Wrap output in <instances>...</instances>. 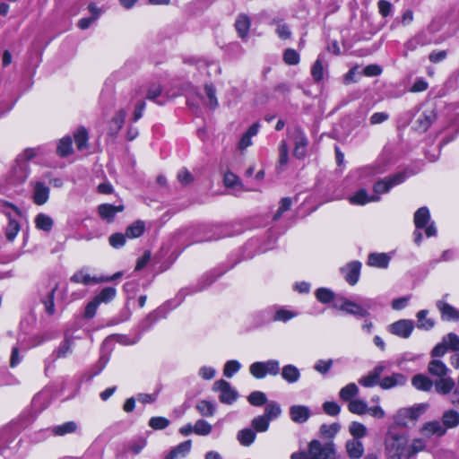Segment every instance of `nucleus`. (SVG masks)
Listing matches in <instances>:
<instances>
[{"label":"nucleus","instance_id":"72a5a7b5","mask_svg":"<svg viewBox=\"0 0 459 459\" xmlns=\"http://www.w3.org/2000/svg\"><path fill=\"white\" fill-rule=\"evenodd\" d=\"M359 394V388L354 383L348 384L340 390L339 395L342 401H352V398Z\"/></svg>","mask_w":459,"mask_h":459},{"label":"nucleus","instance_id":"338daca9","mask_svg":"<svg viewBox=\"0 0 459 459\" xmlns=\"http://www.w3.org/2000/svg\"><path fill=\"white\" fill-rule=\"evenodd\" d=\"M126 238L127 237L126 234L124 235L122 233H114L108 238V242L109 245L114 248H119L126 244Z\"/></svg>","mask_w":459,"mask_h":459},{"label":"nucleus","instance_id":"4be33fe9","mask_svg":"<svg viewBox=\"0 0 459 459\" xmlns=\"http://www.w3.org/2000/svg\"><path fill=\"white\" fill-rule=\"evenodd\" d=\"M346 452L351 459H359L364 453V446L361 441L351 439L346 442Z\"/></svg>","mask_w":459,"mask_h":459},{"label":"nucleus","instance_id":"393cba45","mask_svg":"<svg viewBox=\"0 0 459 459\" xmlns=\"http://www.w3.org/2000/svg\"><path fill=\"white\" fill-rule=\"evenodd\" d=\"M379 199L380 197L378 195L368 196L367 192L363 189L358 191L349 198L351 204L358 205H364L370 202H377Z\"/></svg>","mask_w":459,"mask_h":459},{"label":"nucleus","instance_id":"a18cd8bd","mask_svg":"<svg viewBox=\"0 0 459 459\" xmlns=\"http://www.w3.org/2000/svg\"><path fill=\"white\" fill-rule=\"evenodd\" d=\"M73 341L66 337L55 351L56 358H65L72 352Z\"/></svg>","mask_w":459,"mask_h":459},{"label":"nucleus","instance_id":"4d7b16f0","mask_svg":"<svg viewBox=\"0 0 459 459\" xmlns=\"http://www.w3.org/2000/svg\"><path fill=\"white\" fill-rule=\"evenodd\" d=\"M72 152V139L70 137H64L59 141L57 146V153L60 156H66Z\"/></svg>","mask_w":459,"mask_h":459},{"label":"nucleus","instance_id":"2f4dec72","mask_svg":"<svg viewBox=\"0 0 459 459\" xmlns=\"http://www.w3.org/2000/svg\"><path fill=\"white\" fill-rule=\"evenodd\" d=\"M204 93L207 99L205 103L210 108L215 109L219 106V101L216 97V89L212 83H206L204 85Z\"/></svg>","mask_w":459,"mask_h":459},{"label":"nucleus","instance_id":"49530a36","mask_svg":"<svg viewBox=\"0 0 459 459\" xmlns=\"http://www.w3.org/2000/svg\"><path fill=\"white\" fill-rule=\"evenodd\" d=\"M88 133L85 128H79L74 134V141L78 150H84L87 148Z\"/></svg>","mask_w":459,"mask_h":459},{"label":"nucleus","instance_id":"4468645a","mask_svg":"<svg viewBox=\"0 0 459 459\" xmlns=\"http://www.w3.org/2000/svg\"><path fill=\"white\" fill-rule=\"evenodd\" d=\"M437 307L441 313V317L446 321H459V310L445 302L444 300H438Z\"/></svg>","mask_w":459,"mask_h":459},{"label":"nucleus","instance_id":"37998d69","mask_svg":"<svg viewBox=\"0 0 459 459\" xmlns=\"http://www.w3.org/2000/svg\"><path fill=\"white\" fill-rule=\"evenodd\" d=\"M447 350L459 351V336L455 333H449L443 336L441 340Z\"/></svg>","mask_w":459,"mask_h":459},{"label":"nucleus","instance_id":"0e129e2a","mask_svg":"<svg viewBox=\"0 0 459 459\" xmlns=\"http://www.w3.org/2000/svg\"><path fill=\"white\" fill-rule=\"evenodd\" d=\"M56 286L54 287L48 294L46 299L43 300L46 312L52 316L55 314V304H54V294L56 291Z\"/></svg>","mask_w":459,"mask_h":459},{"label":"nucleus","instance_id":"0eeeda50","mask_svg":"<svg viewBox=\"0 0 459 459\" xmlns=\"http://www.w3.org/2000/svg\"><path fill=\"white\" fill-rule=\"evenodd\" d=\"M425 405L400 409L394 415V422L400 426H406L410 421L416 420L425 411Z\"/></svg>","mask_w":459,"mask_h":459},{"label":"nucleus","instance_id":"9b49d317","mask_svg":"<svg viewBox=\"0 0 459 459\" xmlns=\"http://www.w3.org/2000/svg\"><path fill=\"white\" fill-rule=\"evenodd\" d=\"M414 329V323L409 319H401L389 325V331L401 338H408Z\"/></svg>","mask_w":459,"mask_h":459},{"label":"nucleus","instance_id":"c9c22d12","mask_svg":"<svg viewBox=\"0 0 459 459\" xmlns=\"http://www.w3.org/2000/svg\"><path fill=\"white\" fill-rule=\"evenodd\" d=\"M446 428L439 421H431L427 423L423 429L424 435H437L442 436L446 433Z\"/></svg>","mask_w":459,"mask_h":459},{"label":"nucleus","instance_id":"c03bdc74","mask_svg":"<svg viewBox=\"0 0 459 459\" xmlns=\"http://www.w3.org/2000/svg\"><path fill=\"white\" fill-rule=\"evenodd\" d=\"M196 409L201 415L205 417H212L215 413V406L212 403L202 400L196 404Z\"/></svg>","mask_w":459,"mask_h":459},{"label":"nucleus","instance_id":"b1692460","mask_svg":"<svg viewBox=\"0 0 459 459\" xmlns=\"http://www.w3.org/2000/svg\"><path fill=\"white\" fill-rule=\"evenodd\" d=\"M411 385L420 391L428 392L433 387L432 380L423 374H417L411 379Z\"/></svg>","mask_w":459,"mask_h":459},{"label":"nucleus","instance_id":"f3484780","mask_svg":"<svg viewBox=\"0 0 459 459\" xmlns=\"http://www.w3.org/2000/svg\"><path fill=\"white\" fill-rule=\"evenodd\" d=\"M123 210H124L123 205L115 206V205H112L109 204H100L98 208L100 216L103 220L107 221L108 222H111L113 221L115 215L117 212H122Z\"/></svg>","mask_w":459,"mask_h":459},{"label":"nucleus","instance_id":"f257e3e1","mask_svg":"<svg viewBox=\"0 0 459 459\" xmlns=\"http://www.w3.org/2000/svg\"><path fill=\"white\" fill-rule=\"evenodd\" d=\"M384 445L387 459H408L411 454L407 437L394 430L386 433Z\"/></svg>","mask_w":459,"mask_h":459},{"label":"nucleus","instance_id":"a878e982","mask_svg":"<svg viewBox=\"0 0 459 459\" xmlns=\"http://www.w3.org/2000/svg\"><path fill=\"white\" fill-rule=\"evenodd\" d=\"M34 223L38 230L48 232L53 228L54 221L49 215L40 212L35 217Z\"/></svg>","mask_w":459,"mask_h":459},{"label":"nucleus","instance_id":"58836bf2","mask_svg":"<svg viewBox=\"0 0 459 459\" xmlns=\"http://www.w3.org/2000/svg\"><path fill=\"white\" fill-rule=\"evenodd\" d=\"M442 420L446 429L455 428L459 425V413L454 410H449L444 413Z\"/></svg>","mask_w":459,"mask_h":459},{"label":"nucleus","instance_id":"c756f323","mask_svg":"<svg viewBox=\"0 0 459 459\" xmlns=\"http://www.w3.org/2000/svg\"><path fill=\"white\" fill-rule=\"evenodd\" d=\"M78 425L75 421H67L60 425L54 426L51 429L55 436H65L76 432Z\"/></svg>","mask_w":459,"mask_h":459},{"label":"nucleus","instance_id":"aec40b11","mask_svg":"<svg viewBox=\"0 0 459 459\" xmlns=\"http://www.w3.org/2000/svg\"><path fill=\"white\" fill-rule=\"evenodd\" d=\"M71 281L76 283H82L84 285H90V284H98L101 283V278L91 276L90 273H87L85 270H81L77 273H75L72 278Z\"/></svg>","mask_w":459,"mask_h":459},{"label":"nucleus","instance_id":"f8f14e48","mask_svg":"<svg viewBox=\"0 0 459 459\" xmlns=\"http://www.w3.org/2000/svg\"><path fill=\"white\" fill-rule=\"evenodd\" d=\"M294 140L293 155L298 159H303L307 154V138L303 131L297 128L292 133Z\"/></svg>","mask_w":459,"mask_h":459},{"label":"nucleus","instance_id":"5701e85b","mask_svg":"<svg viewBox=\"0 0 459 459\" xmlns=\"http://www.w3.org/2000/svg\"><path fill=\"white\" fill-rule=\"evenodd\" d=\"M251 25L250 18L247 14H239L235 22V28L241 39H246L248 35Z\"/></svg>","mask_w":459,"mask_h":459},{"label":"nucleus","instance_id":"2eb2a0df","mask_svg":"<svg viewBox=\"0 0 459 459\" xmlns=\"http://www.w3.org/2000/svg\"><path fill=\"white\" fill-rule=\"evenodd\" d=\"M407 382V377L400 373H394L391 376L384 377L380 382L379 385L383 389H390L395 386H402Z\"/></svg>","mask_w":459,"mask_h":459},{"label":"nucleus","instance_id":"e2e57ef3","mask_svg":"<svg viewBox=\"0 0 459 459\" xmlns=\"http://www.w3.org/2000/svg\"><path fill=\"white\" fill-rule=\"evenodd\" d=\"M283 60L287 65H295L299 63V55L296 50L288 48L284 52Z\"/></svg>","mask_w":459,"mask_h":459},{"label":"nucleus","instance_id":"6e6552de","mask_svg":"<svg viewBox=\"0 0 459 459\" xmlns=\"http://www.w3.org/2000/svg\"><path fill=\"white\" fill-rule=\"evenodd\" d=\"M37 155L35 149H27L17 160V168H15L16 180L22 182L29 175V168L27 160H31Z\"/></svg>","mask_w":459,"mask_h":459},{"label":"nucleus","instance_id":"f704fd0d","mask_svg":"<svg viewBox=\"0 0 459 459\" xmlns=\"http://www.w3.org/2000/svg\"><path fill=\"white\" fill-rule=\"evenodd\" d=\"M350 434L353 437L352 439L359 440L360 438L367 436V427L358 421H352L349 426Z\"/></svg>","mask_w":459,"mask_h":459},{"label":"nucleus","instance_id":"13d9d810","mask_svg":"<svg viewBox=\"0 0 459 459\" xmlns=\"http://www.w3.org/2000/svg\"><path fill=\"white\" fill-rule=\"evenodd\" d=\"M264 371L266 375L276 376L280 372V362L276 359H269L263 361Z\"/></svg>","mask_w":459,"mask_h":459},{"label":"nucleus","instance_id":"bb28decb","mask_svg":"<svg viewBox=\"0 0 459 459\" xmlns=\"http://www.w3.org/2000/svg\"><path fill=\"white\" fill-rule=\"evenodd\" d=\"M389 260V256L385 253H372L368 255V264L373 267L386 268Z\"/></svg>","mask_w":459,"mask_h":459},{"label":"nucleus","instance_id":"bf43d9fd","mask_svg":"<svg viewBox=\"0 0 459 459\" xmlns=\"http://www.w3.org/2000/svg\"><path fill=\"white\" fill-rule=\"evenodd\" d=\"M249 372L254 377L257 379H262L266 377L264 364H262V361L252 363L249 367Z\"/></svg>","mask_w":459,"mask_h":459},{"label":"nucleus","instance_id":"dca6fc26","mask_svg":"<svg viewBox=\"0 0 459 459\" xmlns=\"http://www.w3.org/2000/svg\"><path fill=\"white\" fill-rule=\"evenodd\" d=\"M455 383L454 379L448 376L438 377L433 382L435 390L439 394H447L455 388Z\"/></svg>","mask_w":459,"mask_h":459},{"label":"nucleus","instance_id":"774afa93","mask_svg":"<svg viewBox=\"0 0 459 459\" xmlns=\"http://www.w3.org/2000/svg\"><path fill=\"white\" fill-rule=\"evenodd\" d=\"M289 160V149L285 141H281L279 146V164L285 166Z\"/></svg>","mask_w":459,"mask_h":459},{"label":"nucleus","instance_id":"a211bd4d","mask_svg":"<svg viewBox=\"0 0 459 459\" xmlns=\"http://www.w3.org/2000/svg\"><path fill=\"white\" fill-rule=\"evenodd\" d=\"M290 415L294 422L303 423L308 420L310 411L304 405H293L290 408Z\"/></svg>","mask_w":459,"mask_h":459},{"label":"nucleus","instance_id":"a19ab883","mask_svg":"<svg viewBox=\"0 0 459 459\" xmlns=\"http://www.w3.org/2000/svg\"><path fill=\"white\" fill-rule=\"evenodd\" d=\"M238 442L244 446H249L255 439V433L250 429H244L237 435Z\"/></svg>","mask_w":459,"mask_h":459},{"label":"nucleus","instance_id":"5fc2aeb1","mask_svg":"<svg viewBox=\"0 0 459 459\" xmlns=\"http://www.w3.org/2000/svg\"><path fill=\"white\" fill-rule=\"evenodd\" d=\"M241 368V364L235 359L229 360L225 363L223 368V375L226 377H232Z\"/></svg>","mask_w":459,"mask_h":459},{"label":"nucleus","instance_id":"864d4df0","mask_svg":"<svg viewBox=\"0 0 459 459\" xmlns=\"http://www.w3.org/2000/svg\"><path fill=\"white\" fill-rule=\"evenodd\" d=\"M270 420L264 415L257 416L252 420V427L257 432H265L269 429Z\"/></svg>","mask_w":459,"mask_h":459},{"label":"nucleus","instance_id":"412c9836","mask_svg":"<svg viewBox=\"0 0 459 459\" xmlns=\"http://www.w3.org/2000/svg\"><path fill=\"white\" fill-rule=\"evenodd\" d=\"M383 371V367H377L367 376L359 379V383L365 387H372L379 384V378Z\"/></svg>","mask_w":459,"mask_h":459},{"label":"nucleus","instance_id":"4c0bfd02","mask_svg":"<svg viewBox=\"0 0 459 459\" xmlns=\"http://www.w3.org/2000/svg\"><path fill=\"white\" fill-rule=\"evenodd\" d=\"M144 223L142 221H137L128 226L126 230V236L128 238H136L143 235L144 232Z\"/></svg>","mask_w":459,"mask_h":459},{"label":"nucleus","instance_id":"7c9ffc66","mask_svg":"<svg viewBox=\"0 0 459 459\" xmlns=\"http://www.w3.org/2000/svg\"><path fill=\"white\" fill-rule=\"evenodd\" d=\"M326 67V64H325L321 56H318L311 67V75L315 82H318L323 80Z\"/></svg>","mask_w":459,"mask_h":459},{"label":"nucleus","instance_id":"6ab92c4d","mask_svg":"<svg viewBox=\"0 0 459 459\" xmlns=\"http://www.w3.org/2000/svg\"><path fill=\"white\" fill-rule=\"evenodd\" d=\"M450 369L440 359H433L428 365V372L437 377H443L447 376Z\"/></svg>","mask_w":459,"mask_h":459},{"label":"nucleus","instance_id":"603ef678","mask_svg":"<svg viewBox=\"0 0 459 459\" xmlns=\"http://www.w3.org/2000/svg\"><path fill=\"white\" fill-rule=\"evenodd\" d=\"M247 400H248L249 403L254 406H261L263 404L267 403L266 394L261 391L252 392L248 395Z\"/></svg>","mask_w":459,"mask_h":459},{"label":"nucleus","instance_id":"680f3d73","mask_svg":"<svg viewBox=\"0 0 459 459\" xmlns=\"http://www.w3.org/2000/svg\"><path fill=\"white\" fill-rule=\"evenodd\" d=\"M297 315L298 314L296 312L281 308V309L277 310L276 313L274 314L273 320L281 321V322H287V321L294 318L295 316H297Z\"/></svg>","mask_w":459,"mask_h":459},{"label":"nucleus","instance_id":"cd10ccee","mask_svg":"<svg viewBox=\"0 0 459 459\" xmlns=\"http://www.w3.org/2000/svg\"><path fill=\"white\" fill-rule=\"evenodd\" d=\"M281 377L286 382L293 384L298 382L300 378V372L296 366L289 364L282 368Z\"/></svg>","mask_w":459,"mask_h":459},{"label":"nucleus","instance_id":"ea45409f","mask_svg":"<svg viewBox=\"0 0 459 459\" xmlns=\"http://www.w3.org/2000/svg\"><path fill=\"white\" fill-rule=\"evenodd\" d=\"M429 314L428 310H420L417 313V319H418V328L424 329V330H430L433 328L435 323L434 320L431 318H429L427 316Z\"/></svg>","mask_w":459,"mask_h":459},{"label":"nucleus","instance_id":"423d86ee","mask_svg":"<svg viewBox=\"0 0 459 459\" xmlns=\"http://www.w3.org/2000/svg\"><path fill=\"white\" fill-rule=\"evenodd\" d=\"M212 390L220 393L219 400L222 403L231 404L238 397V393L229 382L220 379L214 382Z\"/></svg>","mask_w":459,"mask_h":459},{"label":"nucleus","instance_id":"6e6d98bb","mask_svg":"<svg viewBox=\"0 0 459 459\" xmlns=\"http://www.w3.org/2000/svg\"><path fill=\"white\" fill-rule=\"evenodd\" d=\"M316 297L321 303L326 304L333 300L334 294L329 289L319 288L316 291Z\"/></svg>","mask_w":459,"mask_h":459},{"label":"nucleus","instance_id":"c85d7f7f","mask_svg":"<svg viewBox=\"0 0 459 459\" xmlns=\"http://www.w3.org/2000/svg\"><path fill=\"white\" fill-rule=\"evenodd\" d=\"M192 447L191 440H186L176 446L169 452V459H178L186 456Z\"/></svg>","mask_w":459,"mask_h":459},{"label":"nucleus","instance_id":"de8ad7c7","mask_svg":"<svg viewBox=\"0 0 459 459\" xmlns=\"http://www.w3.org/2000/svg\"><path fill=\"white\" fill-rule=\"evenodd\" d=\"M117 294V290L113 287L104 288L98 296L95 297V299L100 303H108L111 301Z\"/></svg>","mask_w":459,"mask_h":459},{"label":"nucleus","instance_id":"79ce46f5","mask_svg":"<svg viewBox=\"0 0 459 459\" xmlns=\"http://www.w3.org/2000/svg\"><path fill=\"white\" fill-rule=\"evenodd\" d=\"M161 92H162V87L160 83H157V82L151 83L146 90V98L149 100L154 101L159 105H163L164 102L157 100V98L161 95Z\"/></svg>","mask_w":459,"mask_h":459},{"label":"nucleus","instance_id":"8fccbe9b","mask_svg":"<svg viewBox=\"0 0 459 459\" xmlns=\"http://www.w3.org/2000/svg\"><path fill=\"white\" fill-rule=\"evenodd\" d=\"M435 115L433 112L422 113L417 119L418 128L421 131H426L433 123Z\"/></svg>","mask_w":459,"mask_h":459},{"label":"nucleus","instance_id":"9d476101","mask_svg":"<svg viewBox=\"0 0 459 459\" xmlns=\"http://www.w3.org/2000/svg\"><path fill=\"white\" fill-rule=\"evenodd\" d=\"M30 186L32 187V200L34 204L37 205L45 204L49 199V187L40 181L31 182Z\"/></svg>","mask_w":459,"mask_h":459},{"label":"nucleus","instance_id":"473e14b6","mask_svg":"<svg viewBox=\"0 0 459 459\" xmlns=\"http://www.w3.org/2000/svg\"><path fill=\"white\" fill-rule=\"evenodd\" d=\"M348 410L357 415H364L368 411V403L361 399H354L350 401L348 404Z\"/></svg>","mask_w":459,"mask_h":459},{"label":"nucleus","instance_id":"7ed1b4c3","mask_svg":"<svg viewBox=\"0 0 459 459\" xmlns=\"http://www.w3.org/2000/svg\"><path fill=\"white\" fill-rule=\"evenodd\" d=\"M307 459H344L336 454L333 441L312 440L308 445Z\"/></svg>","mask_w":459,"mask_h":459},{"label":"nucleus","instance_id":"052dcab7","mask_svg":"<svg viewBox=\"0 0 459 459\" xmlns=\"http://www.w3.org/2000/svg\"><path fill=\"white\" fill-rule=\"evenodd\" d=\"M169 425V420L164 417H152L149 420V426L157 430L164 429Z\"/></svg>","mask_w":459,"mask_h":459},{"label":"nucleus","instance_id":"20e7f679","mask_svg":"<svg viewBox=\"0 0 459 459\" xmlns=\"http://www.w3.org/2000/svg\"><path fill=\"white\" fill-rule=\"evenodd\" d=\"M430 221V213L427 207H420L414 213V224L416 229H424L428 238L436 236L437 228L433 221Z\"/></svg>","mask_w":459,"mask_h":459},{"label":"nucleus","instance_id":"e433bc0d","mask_svg":"<svg viewBox=\"0 0 459 459\" xmlns=\"http://www.w3.org/2000/svg\"><path fill=\"white\" fill-rule=\"evenodd\" d=\"M281 414V409L278 403L269 402L265 404L264 414L270 421L277 419Z\"/></svg>","mask_w":459,"mask_h":459},{"label":"nucleus","instance_id":"39448f33","mask_svg":"<svg viewBox=\"0 0 459 459\" xmlns=\"http://www.w3.org/2000/svg\"><path fill=\"white\" fill-rule=\"evenodd\" d=\"M4 213L8 219V224L5 228V237L7 240L13 241L20 231L21 226L18 222V217L20 216V211L17 207L7 204L5 206Z\"/></svg>","mask_w":459,"mask_h":459},{"label":"nucleus","instance_id":"f03ea898","mask_svg":"<svg viewBox=\"0 0 459 459\" xmlns=\"http://www.w3.org/2000/svg\"><path fill=\"white\" fill-rule=\"evenodd\" d=\"M376 302L371 299H365L360 303H356L346 298H340L333 303V307L359 317L369 316V310L373 308Z\"/></svg>","mask_w":459,"mask_h":459},{"label":"nucleus","instance_id":"09e8293b","mask_svg":"<svg viewBox=\"0 0 459 459\" xmlns=\"http://www.w3.org/2000/svg\"><path fill=\"white\" fill-rule=\"evenodd\" d=\"M212 430V425L204 420H198L194 425V433L199 436H207Z\"/></svg>","mask_w":459,"mask_h":459},{"label":"nucleus","instance_id":"3c124183","mask_svg":"<svg viewBox=\"0 0 459 459\" xmlns=\"http://www.w3.org/2000/svg\"><path fill=\"white\" fill-rule=\"evenodd\" d=\"M341 429L339 423H332L330 425L323 424L320 427V434L327 438H333Z\"/></svg>","mask_w":459,"mask_h":459},{"label":"nucleus","instance_id":"69168bd1","mask_svg":"<svg viewBox=\"0 0 459 459\" xmlns=\"http://www.w3.org/2000/svg\"><path fill=\"white\" fill-rule=\"evenodd\" d=\"M146 446V440L144 438H137L132 440L128 445V451L133 455H138Z\"/></svg>","mask_w":459,"mask_h":459},{"label":"nucleus","instance_id":"1a4fd4ad","mask_svg":"<svg viewBox=\"0 0 459 459\" xmlns=\"http://www.w3.org/2000/svg\"><path fill=\"white\" fill-rule=\"evenodd\" d=\"M404 178H405V177L402 173H399L393 177H389V178H386L383 180L377 182L374 185V192H375L374 195L379 196V195H381V194H385V193L389 192V190L393 186L403 183L404 181Z\"/></svg>","mask_w":459,"mask_h":459},{"label":"nucleus","instance_id":"ddd939ff","mask_svg":"<svg viewBox=\"0 0 459 459\" xmlns=\"http://www.w3.org/2000/svg\"><path fill=\"white\" fill-rule=\"evenodd\" d=\"M360 269L361 263L359 261H352L342 267L341 273L350 285H355L359 279Z\"/></svg>","mask_w":459,"mask_h":459}]
</instances>
